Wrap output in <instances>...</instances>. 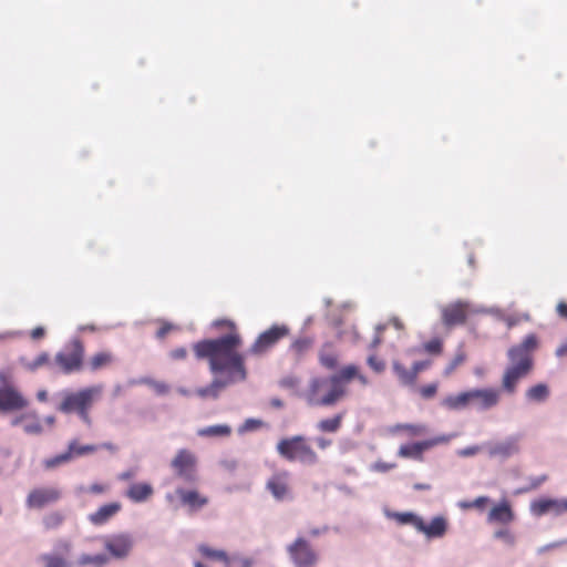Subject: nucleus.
<instances>
[{
  "label": "nucleus",
  "instance_id": "1",
  "mask_svg": "<svg viewBox=\"0 0 567 567\" xmlns=\"http://www.w3.org/2000/svg\"><path fill=\"white\" fill-rule=\"evenodd\" d=\"M241 344L240 333H233L200 340L193 344V350L198 360L208 361L212 373L226 372L231 381H244L247 370L245 358L238 351Z\"/></svg>",
  "mask_w": 567,
  "mask_h": 567
},
{
  "label": "nucleus",
  "instance_id": "2",
  "mask_svg": "<svg viewBox=\"0 0 567 567\" xmlns=\"http://www.w3.org/2000/svg\"><path fill=\"white\" fill-rule=\"evenodd\" d=\"M499 402L501 390L495 388H474L445 396L441 405L450 411L470 408L477 411H487L497 406Z\"/></svg>",
  "mask_w": 567,
  "mask_h": 567
},
{
  "label": "nucleus",
  "instance_id": "3",
  "mask_svg": "<svg viewBox=\"0 0 567 567\" xmlns=\"http://www.w3.org/2000/svg\"><path fill=\"white\" fill-rule=\"evenodd\" d=\"M103 386L101 384L86 386L78 391H65L62 393L58 411L64 414L76 413L85 424L90 425V410L95 401L101 398Z\"/></svg>",
  "mask_w": 567,
  "mask_h": 567
},
{
  "label": "nucleus",
  "instance_id": "4",
  "mask_svg": "<svg viewBox=\"0 0 567 567\" xmlns=\"http://www.w3.org/2000/svg\"><path fill=\"white\" fill-rule=\"evenodd\" d=\"M277 453L288 462L315 465L319 456L303 435L281 439L276 446Z\"/></svg>",
  "mask_w": 567,
  "mask_h": 567
},
{
  "label": "nucleus",
  "instance_id": "5",
  "mask_svg": "<svg viewBox=\"0 0 567 567\" xmlns=\"http://www.w3.org/2000/svg\"><path fill=\"white\" fill-rule=\"evenodd\" d=\"M346 394L347 390L336 388L330 378H313L309 382L305 398L312 406H332Z\"/></svg>",
  "mask_w": 567,
  "mask_h": 567
},
{
  "label": "nucleus",
  "instance_id": "6",
  "mask_svg": "<svg viewBox=\"0 0 567 567\" xmlns=\"http://www.w3.org/2000/svg\"><path fill=\"white\" fill-rule=\"evenodd\" d=\"M53 365L62 374H72L83 371L85 368L84 343L79 338L72 339L55 354Z\"/></svg>",
  "mask_w": 567,
  "mask_h": 567
},
{
  "label": "nucleus",
  "instance_id": "7",
  "mask_svg": "<svg viewBox=\"0 0 567 567\" xmlns=\"http://www.w3.org/2000/svg\"><path fill=\"white\" fill-rule=\"evenodd\" d=\"M290 330L286 324H274L257 337L248 352L252 355H264L286 338Z\"/></svg>",
  "mask_w": 567,
  "mask_h": 567
},
{
  "label": "nucleus",
  "instance_id": "8",
  "mask_svg": "<svg viewBox=\"0 0 567 567\" xmlns=\"http://www.w3.org/2000/svg\"><path fill=\"white\" fill-rule=\"evenodd\" d=\"M287 553L296 567H315L319 555L305 537H297L287 547Z\"/></svg>",
  "mask_w": 567,
  "mask_h": 567
},
{
  "label": "nucleus",
  "instance_id": "9",
  "mask_svg": "<svg viewBox=\"0 0 567 567\" xmlns=\"http://www.w3.org/2000/svg\"><path fill=\"white\" fill-rule=\"evenodd\" d=\"M171 466L176 476L183 481L193 483L197 480V457L192 451L178 450L171 462Z\"/></svg>",
  "mask_w": 567,
  "mask_h": 567
},
{
  "label": "nucleus",
  "instance_id": "10",
  "mask_svg": "<svg viewBox=\"0 0 567 567\" xmlns=\"http://www.w3.org/2000/svg\"><path fill=\"white\" fill-rule=\"evenodd\" d=\"M61 496V489L55 486L35 487L29 492L25 499V505L29 508L40 509L56 503Z\"/></svg>",
  "mask_w": 567,
  "mask_h": 567
},
{
  "label": "nucleus",
  "instance_id": "11",
  "mask_svg": "<svg viewBox=\"0 0 567 567\" xmlns=\"http://www.w3.org/2000/svg\"><path fill=\"white\" fill-rule=\"evenodd\" d=\"M449 441L445 436H436L421 442L401 445L398 451V456L402 458H413L422 462L424 460L423 453L441 443Z\"/></svg>",
  "mask_w": 567,
  "mask_h": 567
},
{
  "label": "nucleus",
  "instance_id": "12",
  "mask_svg": "<svg viewBox=\"0 0 567 567\" xmlns=\"http://www.w3.org/2000/svg\"><path fill=\"white\" fill-rule=\"evenodd\" d=\"M29 400L17 386L0 388V412H16L27 409Z\"/></svg>",
  "mask_w": 567,
  "mask_h": 567
},
{
  "label": "nucleus",
  "instance_id": "13",
  "mask_svg": "<svg viewBox=\"0 0 567 567\" xmlns=\"http://www.w3.org/2000/svg\"><path fill=\"white\" fill-rule=\"evenodd\" d=\"M266 488L277 501L290 498V473L285 470L274 473L267 481Z\"/></svg>",
  "mask_w": 567,
  "mask_h": 567
},
{
  "label": "nucleus",
  "instance_id": "14",
  "mask_svg": "<svg viewBox=\"0 0 567 567\" xmlns=\"http://www.w3.org/2000/svg\"><path fill=\"white\" fill-rule=\"evenodd\" d=\"M530 512L536 516H543L548 513L560 516L567 513V498L542 497L530 503Z\"/></svg>",
  "mask_w": 567,
  "mask_h": 567
},
{
  "label": "nucleus",
  "instance_id": "15",
  "mask_svg": "<svg viewBox=\"0 0 567 567\" xmlns=\"http://www.w3.org/2000/svg\"><path fill=\"white\" fill-rule=\"evenodd\" d=\"M467 315L468 303L457 301L442 309V322L446 327L460 326L465 323Z\"/></svg>",
  "mask_w": 567,
  "mask_h": 567
},
{
  "label": "nucleus",
  "instance_id": "16",
  "mask_svg": "<svg viewBox=\"0 0 567 567\" xmlns=\"http://www.w3.org/2000/svg\"><path fill=\"white\" fill-rule=\"evenodd\" d=\"M532 370L508 364L502 377V389L508 394H514L519 381L526 378Z\"/></svg>",
  "mask_w": 567,
  "mask_h": 567
},
{
  "label": "nucleus",
  "instance_id": "17",
  "mask_svg": "<svg viewBox=\"0 0 567 567\" xmlns=\"http://www.w3.org/2000/svg\"><path fill=\"white\" fill-rule=\"evenodd\" d=\"M12 426H22L27 434L39 435L43 432L41 420L35 411H29L14 416L11 420Z\"/></svg>",
  "mask_w": 567,
  "mask_h": 567
},
{
  "label": "nucleus",
  "instance_id": "18",
  "mask_svg": "<svg viewBox=\"0 0 567 567\" xmlns=\"http://www.w3.org/2000/svg\"><path fill=\"white\" fill-rule=\"evenodd\" d=\"M122 511L120 502H112L100 506L94 513L89 515V520L94 526H102L116 516Z\"/></svg>",
  "mask_w": 567,
  "mask_h": 567
},
{
  "label": "nucleus",
  "instance_id": "19",
  "mask_svg": "<svg viewBox=\"0 0 567 567\" xmlns=\"http://www.w3.org/2000/svg\"><path fill=\"white\" fill-rule=\"evenodd\" d=\"M133 546V542L128 535L120 534L109 538L105 542V548L116 558L126 557Z\"/></svg>",
  "mask_w": 567,
  "mask_h": 567
},
{
  "label": "nucleus",
  "instance_id": "20",
  "mask_svg": "<svg viewBox=\"0 0 567 567\" xmlns=\"http://www.w3.org/2000/svg\"><path fill=\"white\" fill-rule=\"evenodd\" d=\"M515 519V514L512 509V506L507 499L499 502L494 505L487 516V520L489 523H499L507 525Z\"/></svg>",
  "mask_w": 567,
  "mask_h": 567
},
{
  "label": "nucleus",
  "instance_id": "21",
  "mask_svg": "<svg viewBox=\"0 0 567 567\" xmlns=\"http://www.w3.org/2000/svg\"><path fill=\"white\" fill-rule=\"evenodd\" d=\"M519 452L517 437H508L505 441L493 443L488 446V454L492 457L507 458Z\"/></svg>",
  "mask_w": 567,
  "mask_h": 567
},
{
  "label": "nucleus",
  "instance_id": "22",
  "mask_svg": "<svg viewBox=\"0 0 567 567\" xmlns=\"http://www.w3.org/2000/svg\"><path fill=\"white\" fill-rule=\"evenodd\" d=\"M446 529V519L443 516H436L429 524L421 519L417 532L423 533L427 538H439L445 535Z\"/></svg>",
  "mask_w": 567,
  "mask_h": 567
},
{
  "label": "nucleus",
  "instance_id": "23",
  "mask_svg": "<svg viewBox=\"0 0 567 567\" xmlns=\"http://www.w3.org/2000/svg\"><path fill=\"white\" fill-rule=\"evenodd\" d=\"M507 357L509 360V364H512V365L520 367V368L523 367V368L529 369V370H533V368H534L533 354L523 350L517 344L509 348V350L507 352Z\"/></svg>",
  "mask_w": 567,
  "mask_h": 567
},
{
  "label": "nucleus",
  "instance_id": "24",
  "mask_svg": "<svg viewBox=\"0 0 567 567\" xmlns=\"http://www.w3.org/2000/svg\"><path fill=\"white\" fill-rule=\"evenodd\" d=\"M177 495L179 496L181 502L193 511L199 509L208 504V498L200 495L195 489L178 488Z\"/></svg>",
  "mask_w": 567,
  "mask_h": 567
},
{
  "label": "nucleus",
  "instance_id": "25",
  "mask_svg": "<svg viewBox=\"0 0 567 567\" xmlns=\"http://www.w3.org/2000/svg\"><path fill=\"white\" fill-rule=\"evenodd\" d=\"M115 362V355L111 351H99L91 355L85 364L91 372H96L111 367Z\"/></svg>",
  "mask_w": 567,
  "mask_h": 567
},
{
  "label": "nucleus",
  "instance_id": "26",
  "mask_svg": "<svg viewBox=\"0 0 567 567\" xmlns=\"http://www.w3.org/2000/svg\"><path fill=\"white\" fill-rule=\"evenodd\" d=\"M153 494L154 488L150 483H134L126 491V496L134 503H143Z\"/></svg>",
  "mask_w": 567,
  "mask_h": 567
},
{
  "label": "nucleus",
  "instance_id": "27",
  "mask_svg": "<svg viewBox=\"0 0 567 567\" xmlns=\"http://www.w3.org/2000/svg\"><path fill=\"white\" fill-rule=\"evenodd\" d=\"M359 368L354 364L343 367L339 373L329 377L332 384L340 390H347L346 384L358 375Z\"/></svg>",
  "mask_w": 567,
  "mask_h": 567
},
{
  "label": "nucleus",
  "instance_id": "28",
  "mask_svg": "<svg viewBox=\"0 0 567 567\" xmlns=\"http://www.w3.org/2000/svg\"><path fill=\"white\" fill-rule=\"evenodd\" d=\"M550 394V390L547 384L538 383L528 388L525 392V396L529 402L542 403L545 402Z\"/></svg>",
  "mask_w": 567,
  "mask_h": 567
},
{
  "label": "nucleus",
  "instance_id": "29",
  "mask_svg": "<svg viewBox=\"0 0 567 567\" xmlns=\"http://www.w3.org/2000/svg\"><path fill=\"white\" fill-rule=\"evenodd\" d=\"M344 414L338 413L333 417L318 422L317 429L322 433H336L340 430Z\"/></svg>",
  "mask_w": 567,
  "mask_h": 567
},
{
  "label": "nucleus",
  "instance_id": "30",
  "mask_svg": "<svg viewBox=\"0 0 567 567\" xmlns=\"http://www.w3.org/2000/svg\"><path fill=\"white\" fill-rule=\"evenodd\" d=\"M43 367L55 368L47 352H41L32 361H23V368L29 372H35Z\"/></svg>",
  "mask_w": 567,
  "mask_h": 567
},
{
  "label": "nucleus",
  "instance_id": "31",
  "mask_svg": "<svg viewBox=\"0 0 567 567\" xmlns=\"http://www.w3.org/2000/svg\"><path fill=\"white\" fill-rule=\"evenodd\" d=\"M231 433L230 426L226 424H216L199 429L197 434L203 437H225Z\"/></svg>",
  "mask_w": 567,
  "mask_h": 567
},
{
  "label": "nucleus",
  "instance_id": "32",
  "mask_svg": "<svg viewBox=\"0 0 567 567\" xmlns=\"http://www.w3.org/2000/svg\"><path fill=\"white\" fill-rule=\"evenodd\" d=\"M392 368L402 384L413 385L416 382V378L414 377L412 369H406L399 361H394Z\"/></svg>",
  "mask_w": 567,
  "mask_h": 567
},
{
  "label": "nucleus",
  "instance_id": "33",
  "mask_svg": "<svg viewBox=\"0 0 567 567\" xmlns=\"http://www.w3.org/2000/svg\"><path fill=\"white\" fill-rule=\"evenodd\" d=\"M96 450L97 447L95 445H80L76 440H73L69 443L68 450L65 452L66 454H70V461H72L75 457L94 453Z\"/></svg>",
  "mask_w": 567,
  "mask_h": 567
},
{
  "label": "nucleus",
  "instance_id": "34",
  "mask_svg": "<svg viewBox=\"0 0 567 567\" xmlns=\"http://www.w3.org/2000/svg\"><path fill=\"white\" fill-rule=\"evenodd\" d=\"M226 385L221 380H214L209 385L196 390V394L203 399L214 398L219 395L220 390Z\"/></svg>",
  "mask_w": 567,
  "mask_h": 567
},
{
  "label": "nucleus",
  "instance_id": "35",
  "mask_svg": "<svg viewBox=\"0 0 567 567\" xmlns=\"http://www.w3.org/2000/svg\"><path fill=\"white\" fill-rule=\"evenodd\" d=\"M312 344L313 341L310 338H299L291 343L290 350L297 359H301L307 352L310 351Z\"/></svg>",
  "mask_w": 567,
  "mask_h": 567
},
{
  "label": "nucleus",
  "instance_id": "36",
  "mask_svg": "<svg viewBox=\"0 0 567 567\" xmlns=\"http://www.w3.org/2000/svg\"><path fill=\"white\" fill-rule=\"evenodd\" d=\"M197 549L205 558L212 560H219L223 561L224 564L226 563V560H228L227 553L221 549H215L205 544L199 545Z\"/></svg>",
  "mask_w": 567,
  "mask_h": 567
},
{
  "label": "nucleus",
  "instance_id": "37",
  "mask_svg": "<svg viewBox=\"0 0 567 567\" xmlns=\"http://www.w3.org/2000/svg\"><path fill=\"white\" fill-rule=\"evenodd\" d=\"M467 359L466 352L460 348L457 349L455 355L452 358V360L446 364L443 375L450 377L454 373V371L461 367Z\"/></svg>",
  "mask_w": 567,
  "mask_h": 567
},
{
  "label": "nucleus",
  "instance_id": "38",
  "mask_svg": "<svg viewBox=\"0 0 567 567\" xmlns=\"http://www.w3.org/2000/svg\"><path fill=\"white\" fill-rule=\"evenodd\" d=\"M64 519L65 517L61 512L54 511L50 512L42 518V524L47 530H52L59 528L63 524Z\"/></svg>",
  "mask_w": 567,
  "mask_h": 567
},
{
  "label": "nucleus",
  "instance_id": "39",
  "mask_svg": "<svg viewBox=\"0 0 567 567\" xmlns=\"http://www.w3.org/2000/svg\"><path fill=\"white\" fill-rule=\"evenodd\" d=\"M107 563V557L104 554H97V555H82L79 558V564L81 566L86 565H94L96 567H102Z\"/></svg>",
  "mask_w": 567,
  "mask_h": 567
},
{
  "label": "nucleus",
  "instance_id": "40",
  "mask_svg": "<svg viewBox=\"0 0 567 567\" xmlns=\"http://www.w3.org/2000/svg\"><path fill=\"white\" fill-rule=\"evenodd\" d=\"M69 462H70V454H66V452H63L55 456L45 458L43 461V466L45 470H52V468L59 467L63 464H66Z\"/></svg>",
  "mask_w": 567,
  "mask_h": 567
},
{
  "label": "nucleus",
  "instance_id": "41",
  "mask_svg": "<svg viewBox=\"0 0 567 567\" xmlns=\"http://www.w3.org/2000/svg\"><path fill=\"white\" fill-rule=\"evenodd\" d=\"M212 327L216 330H225L227 334L239 333L236 323L226 318L214 320Z\"/></svg>",
  "mask_w": 567,
  "mask_h": 567
},
{
  "label": "nucleus",
  "instance_id": "42",
  "mask_svg": "<svg viewBox=\"0 0 567 567\" xmlns=\"http://www.w3.org/2000/svg\"><path fill=\"white\" fill-rule=\"evenodd\" d=\"M444 349V342L440 338L431 339L423 343V350L432 355H440L442 354Z\"/></svg>",
  "mask_w": 567,
  "mask_h": 567
},
{
  "label": "nucleus",
  "instance_id": "43",
  "mask_svg": "<svg viewBox=\"0 0 567 567\" xmlns=\"http://www.w3.org/2000/svg\"><path fill=\"white\" fill-rule=\"evenodd\" d=\"M41 560L45 564V567H70V563L58 555L44 554L41 556Z\"/></svg>",
  "mask_w": 567,
  "mask_h": 567
},
{
  "label": "nucleus",
  "instance_id": "44",
  "mask_svg": "<svg viewBox=\"0 0 567 567\" xmlns=\"http://www.w3.org/2000/svg\"><path fill=\"white\" fill-rule=\"evenodd\" d=\"M396 430L404 431L411 436H419L426 433V426L422 424H399Z\"/></svg>",
  "mask_w": 567,
  "mask_h": 567
},
{
  "label": "nucleus",
  "instance_id": "45",
  "mask_svg": "<svg viewBox=\"0 0 567 567\" xmlns=\"http://www.w3.org/2000/svg\"><path fill=\"white\" fill-rule=\"evenodd\" d=\"M523 350L533 354V352L538 348V338L536 334L530 333L526 336L520 343L517 344Z\"/></svg>",
  "mask_w": 567,
  "mask_h": 567
},
{
  "label": "nucleus",
  "instance_id": "46",
  "mask_svg": "<svg viewBox=\"0 0 567 567\" xmlns=\"http://www.w3.org/2000/svg\"><path fill=\"white\" fill-rule=\"evenodd\" d=\"M320 363L327 369H336L338 365V357L332 352L321 351L319 355Z\"/></svg>",
  "mask_w": 567,
  "mask_h": 567
},
{
  "label": "nucleus",
  "instance_id": "47",
  "mask_svg": "<svg viewBox=\"0 0 567 567\" xmlns=\"http://www.w3.org/2000/svg\"><path fill=\"white\" fill-rule=\"evenodd\" d=\"M395 518L401 524H411L416 530L419 529V522H421V517L414 515L413 513H399L395 515Z\"/></svg>",
  "mask_w": 567,
  "mask_h": 567
},
{
  "label": "nucleus",
  "instance_id": "48",
  "mask_svg": "<svg viewBox=\"0 0 567 567\" xmlns=\"http://www.w3.org/2000/svg\"><path fill=\"white\" fill-rule=\"evenodd\" d=\"M252 561L249 558L240 557V556H228V560H226V567H251Z\"/></svg>",
  "mask_w": 567,
  "mask_h": 567
},
{
  "label": "nucleus",
  "instance_id": "49",
  "mask_svg": "<svg viewBox=\"0 0 567 567\" xmlns=\"http://www.w3.org/2000/svg\"><path fill=\"white\" fill-rule=\"evenodd\" d=\"M437 388H439L437 383H430L426 385H422L419 388V393L423 399L429 400L436 395Z\"/></svg>",
  "mask_w": 567,
  "mask_h": 567
},
{
  "label": "nucleus",
  "instance_id": "50",
  "mask_svg": "<svg viewBox=\"0 0 567 567\" xmlns=\"http://www.w3.org/2000/svg\"><path fill=\"white\" fill-rule=\"evenodd\" d=\"M367 363L377 373H381L385 370V362L374 354L368 357Z\"/></svg>",
  "mask_w": 567,
  "mask_h": 567
},
{
  "label": "nucleus",
  "instance_id": "51",
  "mask_svg": "<svg viewBox=\"0 0 567 567\" xmlns=\"http://www.w3.org/2000/svg\"><path fill=\"white\" fill-rule=\"evenodd\" d=\"M494 536L505 542L508 546H514L516 543V537L509 529H499L495 532Z\"/></svg>",
  "mask_w": 567,
  "mask_h": 567
},
{
  "label": "nucleus",
  "instance_id": "52",
  "mask_svg": "<svg viewBox=\"0 0 567 567\" xmlns=\"http://www.w3.org/2000/svg\"><path fill=\"white\" fill-rule=\"evenodd\" d=\"M14 386L13 372L11 369L0 370V388Z\"/></svg>",
  "mask_w": 567,
  "mask_h": 567
},
{
  "label": "nucleus",
  "instance_id": "53",
  "mask_svg": "<svg viewBox=\"0 0 567 567\" xmlns=\"http://www.w3.org/2000/svg\"><path fill=\"white\" fill-rule=\"evenodd\" d=\"M488 502V497L486 496H480L477 498H475L473 502H466V503H462L461 506L463 508H473V507H476V508H484L485 505L487 504Z\"/></svg>",
  "mask_w": 567,
  "mask_h": 567
},
{
  "label": "nucleus",
  "instance_id": "54",
  "mask_svg": "<svg viewBox=\"0 0 567 567\" xmlns=\"http://www.w3.org/2000/svg\"><path fill=\"white\" fill-rule=\"evenodd\" d=\"M432 362L430 360H423V361H416L412 365V371L414 373V377L417 379L419 373L430 368Z\"/></svg>",
  "mask_w": 567,
  "mask_h": 567
},
{
  "label": "nucleus",
  "instance_id": "55",
  "mask_svg": "<svg viewBox=\"0 0 567 567\" xmlns=\"http://www.w3.org/2000/svg\"><path fill=\"white\" fill-rule=\"evenodd\" d=\"M384 326L377 327L375 336L369 346L370 350L374 351L382 343V332L384 331Z\"/></svg>",
  "mask_w": 567,
  "mask_h": 567
},
{
  "label": "nucleus",
  "instance_id": "56",
  "mask_svg": "<svg viewBox=\"0 0 567 567\" xmlns=\"http://www.w3.org/2000/svg\"><path fill=\"white\" fill-rule=\"evenodd\" d=\"M396 467L395 463H386L383 461H378L373 464L372 468L377 472L385 473Z\"/></svg>",
  "mask_w": 567,
  "mask_h": 567
},
{
  "label": "nucleus",
  "instance_id": "57",
  "mask_svg": "<svg viewBox=\"0 0 567 567\" xmlns=\"http://www.w3.org/2000/svg\"><path fill=\"white\" fill-rule=\"evenodd\" d=\"M339 338L340 339H346V340H349L351 342H357L359 340V333L357 331V328L354 326H352L350 328V331L349 332H341L339 334Z\"/></svg>",
  "mask_w": 567,
  "mask_h": 567
},
{
  "label": "nucleus",
  "instance_id": "58",
  "mask_svg": "<svg viewBox=\"0 0 567 567\" xmlns=\"http://www.w3.org/2000/svg\"><path fill=\"white\" fill-rule=\"evenodd\" d=\"M169 357L173 360H184L187 357V349L184 348V347H179V348L173 349L169 352Z\"/></svg>",
  "mask_w": 567,
  "mask_h": 567
},
{
  "label": "nucleus",
  "instance_id": "59",
  "mask_svg": "<svg viewBox=\"0 0 567 567\" xmlns=\"http://www.w3.org/2000/svg\"><path fill=\"white\" fill-rule=\"evenodd\" d=\"M280 385L287 389H295L299 385V379L296 377H286L281 379Z\"/></svg>",
  "mask_w": 567,
  "mask_h": 567
},
{
  "label": "nucleus",
  "instance_id": "60",
  "mask_svg": "<svg viewBox=\"0 0 567 567\" xmlns=\"http://www.w3.org/2000/svg\"><path fill=\"white\" fill-rule=\"evenodd\" d=\"M173 330V326L168 322H162L161 327L158 328L156 332V337L159 339H163L166 337V334Z\"/></svg>",
  "mask_w": 567,
  "mask_h": 567
},
{
  "label": "nucleus",
  "instance_id": "61",
  "mask_svg": "<svg viewBox=\"0 0 567 567\" xmlns=\"http://www.w3.org/2000/svg\"><path fill=\"white\" fill-rule=\"evenodd\" d=\"M261 425H262V421L255 420V419H248V420H246V422L244 424V429L247 431H254V430L261 427Z\"/></svg>",
  "mask_w": 567,
  "mask_h": 567
},
{
  "label": "nucleus",
  "instance_id": "62",
  "mask_svg": "<svg viewBox=\"0 0 567 567\" xmlns=\"http://www.w3.org/2000/svg\"><path fill=\"white\" fill-rule=\"evenodd\" d=\"M44 334H45V330L42 327H37V328L32 329L31 333H30V336L33 340H39V339L43 338Z\"/></svg>",
  "mask_w": 567,
  "mask_h": 567
},
{
  "label": "nucleus",
  "instance_id": "63",
  "mask_svg": "<svg viewBox=\"0 0 567 567\" xmlns=\"http://www.w3.org/2000/svg\"><path fill=\"white\" fill-rule=\"evenodd\" d=\"M556 311L559 315V317L567 319V303L566 302L560 301L556 307Z\"/></svg>",
  "mask_w": 567,
  "mask_h": 567
},
{
  "label": "nucleus",
  "instance_id": "64",
  "mask_svg": "<svg viewBox=\"0 0 567 567\" xmlns=\"http://www.w3.org/2000/svg\"><path fill=\"white\" fill-rule=\"evenodd\" d=\"M556 355L558 358H564V357H567V341L561 343L557 349H556Z\"/></svg>",
  "mask_w": 567,
  "mask_h": 567
}]
</instances>
